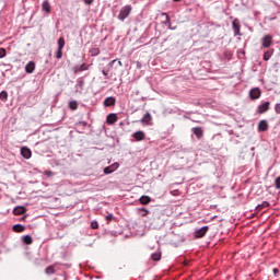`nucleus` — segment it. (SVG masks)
I'll list each match as a JSON object with an SVG mask.
<instances>
[{
    "label": "nucleus",
    "instance_id": "obj_1",
    "mask_svg": "<svg viewBox=\"0 0 280 280\" xmlns=\"http://www.w3.org/2000/svg\"><path fill=\"white\" fill-rule=\"evenodd\" d=\"M130 12H132V7L125 5L124 8H121V10L118 14L119 21H126V19H128V16H130Z\"/></svg>",
    "mask_w": 280,
    "mask_h": 280
},
{
    "label": "nucleus",
    "instance_id": "obj_2",
    "mask_svg": "<svg viewBox=\"0 0 280 280\" xmlns=\"http://www.w3.org/2000/svg\"><path fill=\"white\" fill-rule=\"evenodd\" d=\"M62 49H65V37L58 39V50L56 52V58L60 60L62 58Z\"/></svg>",
    "mask_w": 280,
    "mask_h": 280
},
{
    "label": "nucleus",
    "instance_id": "obj_3",
    "mask_svg": "<svg viewBox=\"0 0 280 280\" xmlns=\"http://www.w3.org/2000/svg\"><path fill=\"white\" fill-rule=\"evenodd\" d=\"M209 232V226H203L195 232L196 240H200L201 237H205L207 233Z\"/></svg>",
    "mask_w": 280,
    "mask_h": 280
},
{
    "label": "nucleus",
    "instance_id": "obj_4",
    "mask_svg": "<svg viewBox=\"0 0 280 280\" xmlns=\"http://www.w3.org/2000/svg\"><path fill=\"white\" fill-rule=\"evenodd\" d=\"M250 100H259L261 97V90L259 88H254L249 91Z\"/></svg>",
    "mask_w": 280,
    "mask_h": 280
},
{
    "label": "nucleus",
    "instance_id": "obj_5",
    "mask_svg": "<svg viewBox=\"0 0 280 280\" xmlns=\"http://www.w3.org/2000/svg\"><path fill=\"white\" fill-rule=\"evenodd\" d=\"M261 45H262L264 49H268V47H270V45H272V37H271V35H265L261 38Z\"/></svg>",
    "mask_w": 280,
    "mask_h": 280
},
{
    "label": "nucleus",
    "instance_id": "obj_6",
    "mask_svg": "<svg viewBox=\"0 0 280 280\" xmlns=\"http://www.w3.org/2000/svg\"><path fill=\"white\" fill-rule=\"evenodd\" d=\"M270 110V102H265L264 104L258 106V114L264 115V113H268Z\"/></svg>",
    "mask_w": 280,
    "mask_h": 280
},
{
    "label": "nucleus",
    "instance_id": "obj_7",
    "mask_svg": "<svg viewBox=\"0 0 280 280\" xmlns=\"http://www.w3.org/2000/svg\"><path fill=\"white\" fill-rule=\"evenodd\" d=\"M232 27L234 30V36H242V33L240 32V21L237 19L232 22Z\"/></svg>",
    "mask_w": 280,
    "mask_h": 280
},
{
    "label": "nucleus",
    "instance_id": "obj_8",
    "mask_svg": "<svg viewBox=\"0 0 280 280\" xmlns=\"http://www.w3.org/2000/svg\"><path fill=\"white\" fill-rule=\"evenodd\" d=\"M191 132L197 137V139L205 137V130H202V127H195L191 129Z\"/></svg>",
    "mask_w": 280,
    "mask_h": 280
},
{
    "label": "nucleus",
    "instance_id": "obj_9",
    "mask_svg": "<svg viewBox=\"0 0 280 280\" xmlns=\"http://www.w3.org/2000/svg\"><path fill=\"white\" fill-rule=\"evenodd\" d=\"M21 155L23 156V159H32V150L27 147H22Z\"/></svg>",
    "mask_w": 280,
    "mask_h": 280
},
{
    "label": "nucleus",
    "instance_id": "obj_10",
    "mask_svg": "<svg viewBox=\"0 0 280 280\" xmlns=\"http://www.w3.org/2000/svg\"><path fill=\"white\" fill-rule=\"evenodd\" d=\"M27 212V208L23 206H18L13 209V215H23Z\"/></svg>",
    "mask_w": 280,
    "mask_h": 280
},
{
    "label": "nucleus",
    "instance_id": "obj_11",
    "mask_svg": "<svg viewBox=\"0 0 280 280\" xmlns=\"http://www.w3.org/2000/svg\"><path fill=\"white\" fill-rule=\"evenodd\" d=\"M115 104H117V100L114 96H109L104 100V106L106 107L115 106Z\"/></svg>",
    "mask_w": 280,
    "mask_h": 280
},
{
    "label": "nucleus",
    "instance_id": "obj_12",
    "mask_svg": "<svg viewBox=\"0 0 280 280\" xmlns=\"http://www.w3.org/2000/svg\"><path fill=\"white\" fill-rule=\"evenodd\" d=\"M36 70V63L34 61H30L26 66H25V71L27 73H34V71Z\"/></svg>",
    "mask_w": 280,
    "mask_h": 280
},
{
    "label": "nucleus",
    "instance_id": "obj_13",
    "mask_svg": "<svg viewBox=\"0 0 280 280\" xmlns=\"http://www.w3.org/2000/svg\"><path fill=\"white\" fill-rule=\"evenodd\" d=\"M42 10L44 12H47V14H49L51 12V4L49 3V0H45L43 3H42Z\"/></svg>",
    "mask_w": 280,
    "mask_h": 280
},
{
    "label": "nucleus",
    "instance_id": "obj_14",
    "mask_svg": "<svg viewBox=\"0 0 280 280\" xmlns=\"http://www.w3.org/2000/svg\"><path fill=\"white\" fill-rule=\"evenodd\" d=\"M258 130L260 132H266V130H268V121L260 120L259 124H258Z\"/></svg>",
    "mask_w": 280,
    "mask_h": 280
},
{
    "label": "nucleus",
    "instance_id": "obj_15",
    "mask_svg": "<svg viewBox=\"0 0 280 280\" xmlns=\"http://www.w3.org/2000/svg\"><path fill=\"white\" fill-rule=\"evenodd\" d=\"M133 139H136L137 141H143L145 139V132H143V131H136L133 133Z\"/></svg>",
    "mask_w": 280,
    "mask_h": 280
},
{
    "label": "nucleus",
    "instance_id": "obj_16",
    "mask_svg": "<svg viewBox=\"0 0 280 280\" xmlns=\"http://www.w3.org/2000/svg\"><path fill=\"white\" fill-rule=\"evenodd\" d=\"M117 167H119V164H114L112 166H107L104 168V174H113V172H115V170H117Z\"/></svg>",
    "mask_w": 280,
    "mask_h": 280
},
{
    "label": "nucleus",
    "instance_id": "obj_17",
    "mask_svg": "<svg viewBox=\"0 0 280 280\" xmlns=\"http://www.w3.org/2000/svg\"><path fill=\"white\" fill-rule=\"evenodd\" d=\"M117 121V114L107 115V124L110 126Z\"/></svg>",
    "mask_w": 280,
    "mask_h": 280
},
{
    "label": "nucleus",
    "instance_id": "obj_18",
    "mask_svg": "<svg viewBox=\"0 0 280 280\" xmlns=\"http://www.w3.org/2000/svg\"><path fill=\"white\" fill-rule=\"evenodd\" d=\"M139 200L140 205H150V202H152V198H150L149 196H142Z\"/></svg>",
    "mask_w": 280,
    "mask_h": 280
},
{
    "label": "nucleus",
    "instance_id": "obj_19",
    "mask_svg": "<svg viewBox=\"0 0 280 280\" xmlns=\"http://www.w3.org/2000/svg\"><path fill=\"white\" fill-rule=\"evenodd\" d=\"M12 230L14 233H23V231H25V225L15 224L13 225Z\"/></svg>",
    "mask_w": 280,
    "mask_h": 280
},
{
    "label": "nucleus",
    "instance_id": "obj_20",
    "mask_svg": "<svg viewBox=\"0 0 280 280\" xmlns=\"http://www.w3.org/2000/svg\"><path fill=\"white\" fill-rule=\"evenodd\" d=\"M272 54H275V49L267 50V51L264 54V60H265L266 62H268V60H270V58H272Z\"/></svg>",
    "mask_w": 280,
    "mask_h": 280
},
{
    "label": "nucleus",
    "instance_id": "obj_21",
    "mask_svg": "<svg viewBox=\"0 0 280 280\" xmlns=\"http://www.w3.org/2000/svg\"><path fill=\"white\" fill-rule=\"evenodd\" d=\"M149 121H152V115H150V112H147V115L142 117L141 122L148 124Z\"/></svg>",
    "mask_w": 280,
    "mask_h": 280
},
{
    "label": "nucleus",
    "instance_id": "obj_22",
    "mask_svg": "<svg viewBox=\"0 0 280 280\" xmlns=\"http://www.w3.org/2000/svg\"><path fill=\"white\" fill-rule=\"evenodd\" d=\"M45 273H46V275H55V273H56V267H55L54 265L48 266V267L45 269Z\"/></svg>",
    "mask_w": 280,
    "mask_h": 280
},
{
    "label": "nucleus",
    "instance_id": "obj_23",
    "mask_svg": "<svg viewBox=\"0 0 280 280\" xmlns=\"http://www.w3.org/2000/svg\"><path fill=\"white\" fill-rule=\"evenodd\" d=\"M80 71H89V67H86V63H83L80 67H77L74 70V73H80Z\"/></svg>",
    "mask_w": 280,
    "mask_h": 280
},
{
    "label": "nucleus",
    "instance_id": "obj_24",
    "mask_svg": "<svg viewBox=\"0 0 280 280\" xmlns=\"http://www.w3.org/2000/svg\"><path fill=\"white\" fill-rule=\"evenodd\" d=\"M151 259L153 261H161V252H156V253L152 254Z\"/></svg>",
    "mask_w": 280,
    "mask_h": 280
},
{
    "label": "nucleus",
    "instance_id": "obj_25",
    "mask_svg": "<svg viewBox=\"0 0 280 280\" xmlns=\"http://www.w3.org/2000/svg\"><path fill=\"white\" fill-rule=\"evenodd\" d=\"M23 242H24V244L30 245V244H33L34 241L32 240V236L25 235V236H23Z\"/></svg>",
    "mask_w": 280,
    "mask_h": 280
},
{
    "label": "nucleus",
    "instance_id": "obj_26",
    "mask_svg": "<svg viewBox=\"0 0 280 280\" xmlns=\"http://www.w3.org/2000/svg\"><path fill=\"white\" fill-rule=\"evenodd\" d=\"M0 100H1V102H8V92L7 91H2L0 93Z\"/></svg>",
    "mask_w": 280,
    "mask_h": 280
},
{
    "label": "nucleus",
    "instance_id": "obj_27",
    "mask_svg": "<svg viewBox=\"0 0 280 280\" xmlns=\"http://www.w3.org/2000/svg\"><path fill=\"white\" fill-rule=\"evenodd\" d=\"M69 108L71 110H78V102H75V101L70 102L69 103Z\"/></svg>",
    "mask_w": 280,
    "mask_h": 280
},
{
    "label": "nucleus",
    "instance_id": "obj_28",
    "mask_svg": "<svg viewBox=\"0 0 280 280\" xmlns=\"http://www.w3.org/2000/svg\"><path fill=\"white\" fill-rule=\"evenodd\" d=\"M91 56H100V48H92L90 49Z\"/></svg>",
    "mask_w": 280,
    "mask_h": 280
},
{
    "label": "nucleus",
    "instance_id": "obj_29",
    "mask_svg": "<svg viewBox=\"0 0 280 280\" xmlns=\"http://www.w3.org/2000/svg\"><path fill=\"white\" fill-rule=\"evenodd\" d=\"M266 207H270L268 201H264L260 206L257 207V209H266Z\"/></svg>",
    "mask_w": 280,
    "mask_h": 280
},
{
    "label": "nucleus",
    "instance_id": "obj_30",
    "mask_svg": "<svg viewBox=\"0 0 280 280\" xmlns=\"http://www.w3.org/2000/svg\"><path fill=\"white\" fill-rule=\"evenodd\" d=\"M7 54L5 48H0V58H5Z\"/></svg>",
    "mask_w": 280,
    "mask_h": 280
},
{
    "label": "nucleus",
    "instance_id": "obj_31",
    "mask_svg": "<svg viewBox=\"0 0 280 280\" xmlns=\"http://www.w3.org/2000/svg\"><path fill=\"white\" fill-rule=\"evenodd\" d=\"M91 229H100V224L97 223V221L91 222Z\"/></svg>",
    "mask_w": 280,
    "mask_h": 280
},
{
    "label": "nucleus",
    "instance_id": "obj_32",
    "mask_svg": "<svg viewBox=\"0 0 280 280\" xmlns=\"http://www.w3.org/2000/svg\"><path fill=\"white\" fill-rule=\"evenodd\" d=\"M139 211H143L142 218H145L148 215V213H150V211L145 208H141Z\"/></svg>",
    "mask_w": 280,
    "mask_h": 280
},
{
    "label": "nucleus",
    "instance_id": "obj_33",
    "mask_svg": "<svg viewBox=\"0 0 280 280\" xmlns=\"http://www.w3.org/2000/svg\"><path fill=\"white\" fill-rule=\"evenodd\" d=\"M275 113H277V115H280V103H277L275 105Z\"/></svg>",
    "mask_w": 280,
    "mask_h": 280
},
{
    "label": "nucleus",
    "instance_id": "obj_34",
    "mask_svg": "<svg viewBox=\"0 0 280 280\" xmlns=\"http://www.w3.org/2000/svg\"><path fill=\"white\" fill-rule=\"evenodd\" d=\"M276 189H280V176L275 180Z\"/></svg>",
    "mask_w": 280,
    "mask_h": 280
},
{
    "label": "nucleus",
    "instance_id": "obj_35",
    "mask_svg": "<svg viewBox=\"0 0 280 280\" xmlns=\"http://www.w3.org/2000/svg\"><path fill=\"white\" fill-rule=\"evenodd\" d=\"M114 218H115V217H114L113 214H107V215L105 217V220H106L107 222H110Z\"/></svg>",
    "mask_w": 280,
    "mask_h": 280
},
{
    "label": "nucleus",
    "instance_id": "obj_36",
    "mask_svg": "<svg viewBox=\"0 0 280 280\" xmlns=\"http://www.w3.org/2000/svg\"><path fill=\"white\" fill-rule=\"evenodd\" d=\"M163 14L166 18L165 23H167L170 25V23H171L170 15H167V13H163Z\"/></svg>",
    "mask_w": 280,
    "mask_h": 280
},
{
    "label": "nucleus",
    "instance_id": "obj_37",
    "mask_svg": "<svg viewBox=\"0 0 280 280\" xmlns=\"http://www.w3.org/2000/svg\"><path fill=\"white\" fill-rule=\"evenodd\" d=\"M93 3V0H84L85 5H91Z\"/></svg>",
    "mask_w": 280,
    "mask_h": 280
},
{
    "label": "nucleus",
    "instance_id": "obj_38",
    "mask_svg": "<svg viewBox=\"0 0 280 280\" xmlns=\"http://www.w3.org/2000/svg\"><path fill=\"white\" fill-rule=\"evenodd\" d=\"M45 174L46 176H51L54 173L51 171H46Z\"/></svg>",
    "mask_w": 280,
    "mask_h": 280
},
{
    "label": "nucleus",
    "instance_id": "obj_39",
    "mask_svg": "<svg viewBox=\"0 0 280 280\" xmlns=\"http://www.w3.org/2000/svg\"><path fill=\"white\" fill-rule=\"evenodd\" d=\"M115 62H117V59L112 60V61L109 62V67H113V65H114Z\"/></svg>",
    "mask_w": 280,
    "mask_h": 280
},
{
    "label": "nucleus",
    "instance_id": "obj_40",
    "mask_svg": "<svg viewBox=\"0 0 280 280\" xmlns=\"http://www.w3.org/2000/svg\"><path fill=\"white\" fill-rule=\"evenodd\" d=\"M103 75L108 77V72L106 70L102 71Z\"/></svg>",
    "mask_w": 280,
    "mask_h": 280
},
{
    "label": "nucleus",
    "instance_id": "obj_41",
    "mask_svg": "<svg viewBox=\"0 0 280 280\" xmlns=\"http://www.w3.org/2000/svg\"><path fill=\"white\" fill-rule=\"evenodd\" d=\"M25 220H27V215H24V217L21 218L22 222H25Z\"/></svg>",
    "mask_w": 280,
    "mask_h": 280
},
{
    "label": "nucleus",
    "instance_id": "obj_42",
    "mask_svg": "<svg viewBox=\"0 0 280 280\" xmlns=\"http://www.w3.org/2000/svg\"><path fill=\"white\" fill-rule=\"evenodd\" d=\"M168 30H176V27H172V22L168 24Z\"/></svg>",
    "mask_w": 280,
    "mask_h": 280
},
{
    "label": "nucleus",
    "instance_id": "obj_43",
    "mask_svg": "<svg viewBox=\"0 0 280 280\" xmlns=\"http://www.w3.org/2000/svg\"><path fill=\"white\" fill-rule=\"evenodd\" d=\"M172 195H173V196H177V195H178V190L172 191Z\"/></svg>",
    "mask_w": 280,
    "mask_h": 280
},
{
    "label": "nucleus",
    "instance_id": "obj_44",
    "mask_svg": "<svg viewBox=\"0 0 280 280\" xmlns=\"http://www.w3.org/2000/svg\"><path fill=\"white\" fill-rule=\"evenodd\" d=\"M279 272V269H277V268H273V275H276L277 276V273Z\"/></svg>",
    "mask_w": 280,
    "mask_h": 280
},
{
    "label": "nucleus",
    "instance_id": "obj_45",
    "mask_svg": "<svg viewBox=\"0 0 280 280\" xmlns=\"http://www.w3.org/2000/svg\"><path fill=\"white\" fill-rule=\"evenodd\" d=\"M118 65H119V67H124V63H121L120 60H118Z\"/></svg>",
    "mask_w": 280,
    "mask_h": 280
},
{
    "label": "nucleus",
    "instance_id": "obj_46",
    "mask_svg": "<svg viewBox=\"0 0 280 280\" xmlns=\"http://www.w3.org/2000/svg\"><path fill=\"white\" fill-rule=\"evenodd\" d=\"M174 1L178 2V1H180V0H174Z\"/></svg>",
    "mask_w": 280,
    "mask_h": 280
}]
</instances>
